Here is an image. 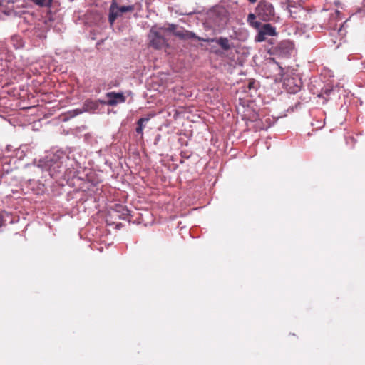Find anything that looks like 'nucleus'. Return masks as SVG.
<instances>
[{"label": "nucleus", "instance_id": "nucleus-4", "mask_svg": "<svg viewBox=\"0 0 365 365\" xmlns=\"http://www.w3.org/2000/svg\"><path fill=\"white\" fill-rule=\"evenodd\" d=\"M257 14L262 20L269 21L274 15V9L270 3L262 1L257 7Z\"/></svg>", "mask_w": 365, "mask_h": 365}, {"label": "nucleus", "instance_id": "nucleus-15", "mask_svg": "<svg viewBox=\"0 0 365 365\" xmlns=\"http://www.w3.org/2000/svg\"><path fill=\"white\" fill-rule=\"evenodd\" d=\"M247 19H248V21H249L251 24H252V21L255 19V14H250L248 15V18H247Z\"/></svg>", "mask_w": 365, "mask_h": 365}, {"label": "nucleus", "instance_id": "nucleus-5", "mask_svg": "<svg viewBox=\"0 0 365 365\" xmlns=\"http://www.w3.org/2000/svg\"><path fill=\"white\" fill-rule=\"evenodd\" d=\"M197 41H204V42H216L223 50L228 51L231 48V46L230 44V41L227 38L220 37L219 38H205L200 36H197Z\"/></svg>", "mask_w": 365, "mask_h": 365}, {"label": "nucleus", "instance_id": "nucleus-10", "mask_svg": "<svg viewBox=\"0 0 365 365\" xmlns=\"http://www.w3.org/2000/svg\"><path fill=\"white\" fill-rule=\"evenodd\" d=\"M300 1H302V0H286V4H288L289 7H294L299 11H302Z\"/></svg>", "mask_w": 365, "mask_h": 365}, {"label": "nucleus", "instance_id": "nucleus-3", "mask_svg": "<svg viewBox=\"0 0 365 365\" xmlns=\"http://www.w3.org/2000/svg\"><path fill=\"white\" fill-rule=\"evenodd\" d=\"M135 9L133 5L118 6L115 2H113L110 7L108 20L112 25L115 19L122 14L132 12Z\"/></svg>", "mask_w": 365, "mask_h": 365}, {"label": "nucleus", "instance_id": "nucleus-9", "mask_svg": "<svg viewBox=\"0 0 365 365\" xmlns=\"http://www.w3.org/2000/svg\"><path fill=\"white\" fill-rule=\"evenodd\" d=\"M150 120V117L148 118H140L137 122V128H136V132L138 134H143V128L145 127L144 123L148 122Z\"/></svg>", "mask_w": 365, "mask_h": 365}, {"label": "nucleus", "instance_id": "nucleus-18", "mask_svg": "<svg viewBox=\"0 0 365 365\" xmlns=\"http://www.w3.org/2000/svg\"><path fill=\"white\" fill-rule=\"evenodd\" d=\"M250 3L252 4H254L255 3L257 0H248Z\"/></svg>", "mask_w": 365, "mask_h": 365}, {"label": "nucleus", "instance_id": "nucleus-2", "mask_svg": "<svg viewBox=\"0 0 365 365\" xmlns=\"http://www.w3.org/2000/svg\"><path fill=\"white\" fill-rule=\"evenodd\" d=\"M163 28L164 34H165L166 31L172 32L175 36L178 37L182 40H197V36L194 32L186 30L183 28H181L180 29H177L178 26L175 24H169L168 27Z\"/></svg>", "mask_w": 365, "mask_h": 365}, {"label": "nucleus", "instance_id": "nucleus-11", "mask_svg": "<svg viewBox=\"0 0 365 365\" xmlns=\"http://www.w3.org/2000/svg\"><path fill=\"white\" fill-rule=\"evenodd\" d=\"M287 8L289 9L290 16L293 19H297V13L304 12L302 9V11H299V9H296L294 7H289L288 4H287Z\"/></svg>", "mask_w": 365, "mask_h": 365}, {"label": "nucleus", "instance_id": "nucleus-14", "mask_svg": "<svg viewBox=\"0 0 365 365\" xmlns=\"http://www.w3.org/2000/svg\"><path fill=\"white\" fill-rule=\"evenodd\" d=\"M35 4L40 6H45L46 5V0H31Z\"/></svg>", "mask_w": 365, "mask_h": 365}, {"label": "nucleus", "instance_id": "nucleus-13", "mask_svg": "<svg viewBox=\"0 0 365 365\" xmlns=\"http://www.w3.org/2000/svg\"><path fill=\"white\" fill-rule=\"evenodd\" d=\"M256 85H257V83L256 81L254 80V79H250L249 81V83H248V85H247V88L251 90V89H254V88H256Z\"/></svg>", "mask_w": 365, "mask_h": 365}, {"label": "nucleus", "instance_id": "nucleus-17", "mask_svg": "<svg viewBox=\"0 0 365 365\" xmlns=\"http://www.w3.org/2000/svg\"><path fill=\"white\" fill-rule=\"evenodd\" d=\"M299 87L297 86L296 88L293 90L292 92L294 93V92H297V91H299Z\"/></svg>", "mask_w": 365, "mask_h": 365}, {"label": "nucleus", "instance_id": "nucleus-1", "mask_svg": "<svg viewBox=\"0 0 365 365\" xmlns=\"http://www.w3.org/2000/svg\"><path fill=\"white\" fill-rule=\"evenodd\" d=\"M148 46L155 50L169 47L168 39L163 33V28L153 26L148 35Z\"/></svg>", "mask_w": 365, "mask_h": 365}, {"label": "nucleus", "instance_id": "nucleus-6", "mask_svg": "<svg viewBox=\"0 0 365 365\" xmlns=\"http://www.w3.org/2000/svg\"><path fill=\"white\" fill-rule=\"evenodd\" d=\"M108 98L107 104L110 106H114L119 103H124L125 97L121 93L109 92L106 94Z\"/></svg>", "mask_w": 365, "mask_h": 365}, {"label": "nucleus", "instance_id": "nucleus-8", "mask_svg": "<svg viewBox=\"0 0 365 365\" xmlns=\"http://www.w3.org/2000/svg\"><path fill=\"white\" fill-rule=\"evenodd\" d=\"M260 31L262 34H264L265 36H274L276 34L275 28L271 26L269 24H264Z\"/></svg>", "mask_w": 365, "mask_h": 365}, {"label": "nucleus", "instance_id": "nucleus-12", "mask_svg": "<svg viewBox=\"0 0 365 365\" xmlns=\"http://www.w3.org/2000/svg\"><path fill=\"white\" fill-rule=\"evenodd\" d=\"M265 39H266V36L264 34H262V31L259 30V34H257V36L256 37V41H259V42H262V41H265Z\"/></svg>", "mask_w": 365, "mask_h": 365}, {"label": "nucleus", "instance_id": "nucleus-7", "mask_svg": "<svg viewBox=\"0 0 365 365\" xmlns=\"http://www.w3.org/2000/svg\"><path fill=\"white\" fill-rule=\"evenodd\" d=\"M98 106L99 103L98 101L87 99L83 103V108L85 112H91L97 110Z\"/></svg>", "mask_w": 365, "mask_h": 365}, {"label": "nucleus", "instance_id": "nucleus-16", "mask_svg": "<svg viewBox=\"0 0 365 365\" xmlns=\"http://www.w3.org/2000/svg\"><path fill=\"white\" fill-rule=\"evenodd\" d=\"M73 112L74 113V115H76L81 114L83 112H85V111L83 110H83L76 109V110H73Z\"/></svg>", "mask_w": 365, "mask_h": 365}]
</instances>
